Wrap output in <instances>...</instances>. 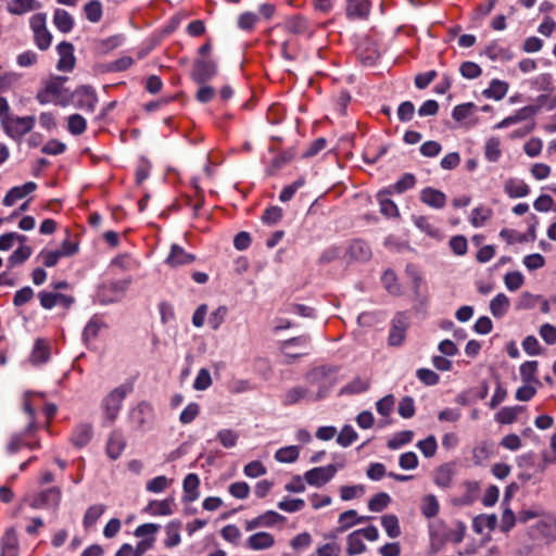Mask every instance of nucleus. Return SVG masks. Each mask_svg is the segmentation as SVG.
Wrapping results in <instances>:
<instances>
[{
	"label": "nucleus",
	"mask_w": 556,
	"mask_h": 556,
	"mask_svg": "<svg viewBox=\"0 0 556 556\" xmlns=\"http://www.w3.org/2000/svg\"><path fill=\"white\" fill-rule=\"evenodd\" d=\"M372 519L371 516H358L355 509H349L340 514L337 527V532H345L355 525L365 522Z\"/></svg>",
	"instance_id": "2eb2a0df"
},
{
	"label": "nucleus",
	"mask_w": 556,
	"mask_h": 556,
	"mask_svg": "<svg viewBox=\"0 0 556 556\" xmlns=\"http://www.w3.org/2000/svg\"><path fill=\"white\" fill-rule=\"evenodd\" d=\"M523 408L519 405L503 407L495 414V420L502 425H510L516 421Z\"/></svg>",
	"instance_id": "473e14b6"
},
{
	"label": "nucleus",
	"mask_w": 556,
	"mask_h": 556,
	"mask_svg": "<svg viewBox=\"0 0 556 556\" xmlns=\"http://www.w3.org/2000/svg\"><path fill=\"white\" fill-rule=\"evenodd\" d=\"M41 7L36 0H12L8 5V11L14 15H23L29 11L37 10Z\"/></svg>",
	"instance_id": "2f4dec72"
},
{
	"label": "nucleus",
	"mask_w": 556,
	"mask_h": 556,
	"mask_svg": "<svg viewBox=\"0 0 556 556\" xmlns=\"http://www.w3.org/2000/svg\"><path fill=\"white\" fill-rule=\"evenodd\" d=\"M37 185L33 181H27L23 186L11 188L2 200L4 206H12L17 200L25 198L27 194L35 191Z\"/></svg>",
	"instance_id": "4468645a"
},
{
	"label": "nucleus",
	"mask_w": 556,
	"mask_h": 556,
	"mask_svg": "<svg viewBox=\"0 0 556 556\" xmlns=\"http://www.w3.org/2000/svg\"><path fill=\"white\" fill-rule=\"evenodd\" d=\"M392 193L390 189L381 190L377 193V199L380 205V212L387 217H397L399 208L396 204L389 198Z\"/></svg>",
	"instance_id": "b1692460"
},
{
	"label": "nucleus",
	"mask_w": 556,
	"mask_h": 556,
	"mask_svg": "<svg viewBox=\"0 0 556 556\" xmlns=\"http://www.w3.org/2000/svg\"><path fill=\"white\" fill-rule=\"evenodd\" d=\"M510 305L509 299L504 293H498L490 302V311L495 318H502Z\"/></svg>",
	"instance_id": "f704fd0d"
},
{
	"label": "nucleus",
	"mask_w": 556,
	"mask_h": 556,
	"mask_svg": "<svg viewBox=\"0 0 556 556\" xmlns=\"http://www.w3.org/2000/svg\"><path fill=\"white\" fill-rule=\"evenodd\" d=\"M104 324L96 317H92L88 324L86 325L83 331V339L85 342H88L92 339H96L99 334L100 329Z\"/></svg>",
	"instance_id": "6e6d98bb"
},
{
	"label": "nucleus",
	"mask_w": 556,
	"mask_h": 556,
	"mask_svg": "<svg viewBox=\"0 0 556 556\" xmlns=\"http://www.w3.org/2000/svg\"><path fill=\"white\" fill-rule=\"evenodd\" d=\"M501 156L500 140L490 138L485 143V157L490 162H496Z\"/></svg>",
	"instance_id": "338daca9"
},
{
	"label": "nucleus",
	"mask_w": 556,
	"mask_h": 556,
	"mask_svg": "<svg viewBox=\"0 0 556 556\" xmlns=\"http://www.w3.org/2000/svg\"><path fill=\"white\" fill-rule=\"evenodd\" d=\"M417 447L420 450L425 457L429 458L434 456L438 448V443L434 435H429L425 440H420L417 443Z\"/></svg>",
	"instance_id": "4d7b16f0"
},
{
	"label": "nucleus",
	"mask_w": 556,
	"mask_h": 556,
	"mask_svg": "<svg viewBox=\"0 0 556 556\" xmlns=\"http://www.w3.org/2000/svg\"><path fill=\"white\" fill-rule=\"evenodd\" d=\"M491 215L492 211L490 208L478 206L471 212L470 223L475 227H480L491 217Z\"/></svg>",
	"instance_id": "052dcab7"
},
{
	"label": "nucleus",
	"mask_w": 556,
	"mask_h": 556,
	"mask_svg": "<svg viewBox=\"0 0 556 556\" xmlns=\"http://www.w3.org/2000/svg\"><path fill=\"white\" fill-rule=\"evenodd\" d=\"M33 250L28 245H21L16 249L8 258V266L13 268L17 265L23 264L31 255Z\"/></svg>",
	"instance_id": "37998d69"
},
{
	"label": "nucleus",
	"mask_w": 556,
	"mask_h": 556,
	"mask_svg": "<svg viewBox=\"0 0 556 556\" xmlns=\"http://www.w3.org/2000/svg\"><path fill=\"white\" fill-rule=\"evenodd\" d=\"M406 328V318L403 314H397L392 320V326L388 338L389 345L400 346L405 339Z\"/></svg>",
	"instance_id": "f8f14e48"
},
{
	"label": "nucleus",
	"mask_w": 556,
	"mask_h": 556,
	"mask_svg": "<svg viewBox=\"0 0 556 556\" xmlns=\"http://www.w3.org/2000/svg\"><path fill=\"white\" fill-rule=\"evenodd\" d=\"M93 430L90 424L76 426L71 435V442L75 447H85L92 439Z\"/></svg>",
	"instance_id": "a211bd4d"
},
{
	"label": "nucleus",
	"mask_w": 556,
	"mask_h": 556,
	"mask_svg": "<svg viewBox=\"0 0 556 556\" xmlns=\"http://www.w3.org/2000/svg\"><path fill=\"white\" fill-rule=\"evenodd\" d=\"M420 200L430 207L440 210L446 204V195L438 189L427 187L420 192Z\"/></svg>",
	"instance_id": "dca6fc26"
},
{
	"label": "nucleus",
	"mask_w": 556,
	"mask_h": 556,
	"mask_svg": "<svg viewBox=\"0 0 556 556\" xmlns=\"http://www.w3.org/2000/svg\"><path fill=\"white\" fill-rule=\"evenodd\" d=\"M54 26L63 34L70 33L74 27L73 16L63 9H55L53 14Z\"/></svg>",
	"instance_id": "c85d7f7f"
},
{
	"label": "nucleus",
	"mask_w": 556,
	"mask_h": 556,
	"mask_svg": "<svg viewBox=\"0 0 556 556\" xmlns=\"http://www.w3.org/2000/svg\"><path fill=\"white\" fill-rule=\"evenodd\" d=\"M299 447L295 445H290L279 448L275 453V459L279 463H294L299 458Z\"/></svg>",
	"instance_id": "a18cd8bd"
},
{
	"label": "nucleus",
	"mask_w": 556,
	"mask_h": 556,
	"mask_svg": "<svg viewBox=\"0 0 556 556\" xmlns=\"http://www.w3.org/2000/svg\"><path fill=\"white\" fill-rule=\"evenodd\" d=\"M370 13L368 0H346V16L350 20H366Z\"/></svg>",
	"instance_id": "f3484780"
},
{
	"label": "nucleus",
	"mask_w": 556,
	"mask_h": 556,
	"mask_svg": "<svg viewBox=\"0 0 556 556\" xmlns=\"http://www.w3.org/2000/svg\"><path fill=\"white\" fill-rule=\"evenodd\" d=\"M35 125V116H16L2 121V127L5 134L12 139L20 140L24 135L28 134Z\"/></svg>",
	"instance_id": "39448f33"
},
{
	"label": "nucleus",
	"mask_w": 556,
	"mask_h": 556,
	"mask_svg": "<svg viewBox=\"0 0 556 556\" xmlns=\"http://www.w3.org/2000/svg\"><path fill=\"white\" fill-rule=\"evenodd\" d=\"M369 380L361 377L354 378L350 383L340 390V395L343 394H358L365 392L369 388Z\"/></svg>",
	"instance_id": "ea45409f"
},
{
	"label": "nucleus",
	"mask_w": 556,
	"mask_h": 556,
	"mask_svg": "<svg viewBox=\"0 0 556 556\" xmlns=\"http://www.w3.org/2000/svg\"><path fill=\"white\" fill-rule=\"evenodd\" d=\"M104 510L105 506L103 504H97L88 507L83 520L84 527L86 529L92 527L104 513Z\"/></svg>",
	"instance_id": "de8ad7c7"
},
{
	"label": "nucleus",
	"mask_w": 556,
	"mask_h": 556,
	"mask_svg": "<svg viewBox=\"0 0 556 556\" xmlns=\"http://www.w3.org/2000/svg\"><path fill=\"white\" fill-rule=\"evenodd\" d=\"M542 518L538 521L533 528V538H542L546 542L556 540V517L553 515H542Z\"/></svg>",
	"instance_id": "0eeeda50"
},
{
	"label": "nucleus",
	"mask_w": 556,
	"mask_h": 556,
	"mask_svg": "<svg viewBox=\"0 0 556 556\" xmlns=\"http://www.w3.org/2000/svg\"><path fill=\"white\" fill-rule=\"evenodd\" d=\"M277 506L283 511L295 513L304 508L305 502L302 498H285L280 501Z\"/></svg>",
	"instance_id": "0e129e2a"
},
{
	"label": "nucleus",
	"mask_w": 556,
	"mask_h": 556,
	"mask_svg": "<svg viewBox=\"0 0 556 556\" xmlns=\"http://www.w3.org/2000/svg\"><path fill=\"white\" fill-rule=\"evenodd\" d=\"M381 525L384 528L387 534L391 539H395L401 535V528L399 519L395 515H384L381 518Z\"/></svg>",
	"instance_id": "c03bdc74"
},
{
	"label": "nucleus",
	"mask_w": 556,
	"mask_h": 556,
	"mask_svg": "<svg viewBox=\"0 0 556 556\" xmlns=\"http://www.w3.org/2000/svg\"><path fill=\"white\" fill-rule=\"evenodd\" d=\"M390 502V495L388 493L380 492L369 500L368 508L370 511L379 513L387 508Z\"/></svg>",
	"instance_id": "8fccbe9b"
},
{
	"label": "nucleus",
	"mask_w": 556,
	"mask_h": 556,
	"mask_svg": "<svg viewBox=\"0 0 556 556\" xmlns=\"http://www.w3.org/2000/svg\"><path fill=\"white\" fill-rule=\"evenodd\" d=\"M64 92H68V90L64 86H60L58 80L50 78L43 81V87L38 90L36 100L40 104H47L60 98Z\"/></svg>",
	"instance_id": "6e6552de"
},
{
	"label": "nucleus",
	"mask_w": 556,
	"mask_h": 556,
	"mask_svg": "<svg viewBox=\"0 0 556 556\" xmlns=\"http://www.w3.org/2000/svg\"><path fill=\"white\" fill-rule=\"evenodd\" d=\"M174 497H167L163 501H151L144 508L146 513L153 516H169L173 514L172 506L174 504Z\"/></svg>",
	"instance_id": "a878e982"
},
{
	"label": "nucleus",
	"mask_w": 556,
	"mask_h": 556,
	"mask_svg": "<svg viewBox=\"0 0 556 556\" xmlns=\"http://www.w3.org/2000/svg\"><path fill=\"white\" fill-rule=\"evenodd\" d=\"M348 254L355 261L366 262L371 257V249L366 241L356 239L349 245Z\"/></svg>",
	"instance_id": "4be33fe9"
},
{
	"label": "nucleus",
	"mask_w": 556,
	"mask_h": 556,
	"mask_svg": "<svg viewBox=\"0 0 556 556\" xmlns=\"http://www.w3.org/2000/svg\"><path fill=\"white\" fill-rule=\"evenodd\" d=\"M200 479L195 473H189L184 479V501L187 503L193 502L199 497Z\"/></svg>",
	"instance_id": "cd10ccee"
},
{
	"label": "nucleus",
	"mask_w": 556,
	"mask_h": 556,
	"mask_svg": "<svg viewBox=\"0 0 556 556\" xmlns=\"http://www.w3.org/2000/svg\"><path fill=\"white\" fill-rule=\"evenodd\" d=\"M228 308L224 305L218 306L208 317V325L213 330H218L225 321Z\"/></svg>",
	"instance_id": "13d9d810"
},
{
	"label": "nucleus",
	"mask_w": 556,
	"mask_h": 556,
	"mask_svg": "<svg viewBox=\"0 0 556 556\" xmlns=\"http://www.w3.org/2000/svg\"><path fill=\"white\" fill-rule=\"evenodd\" d=\"M212 384L211 374L206 368H201L194 379L193 388L198 391L206 390Z\"/></svg>",
	"instance_id": "69168bd1"
},
{
	"label": "nucleus",
	"mask_w": 556,
	"mask_h": 556,
	"mask_svg": "<svg viewBox=\"0 0 556 556\" xmlns=\"http://www.w3.org/2000/svg\"><path fill=\"white\" fill-rule=\"evenodd\" d=\"M125 447L126 439L123 432L118 429L113 430L106 442V455L112 460H116L119 458Z\"/></svg>",
	"instance_id": "ddd939ff"
},
{
	"label": "nucleus",
	"mask_w": 556,
	"mask_h": 556,
	"mask_svg": "<svg viewBox=\"0 0 556 556\" xmlns=\"http://www.w3.org/2000/svg\"><path fill=\"white\" fill-rule=\"evenodd\" d=\"M72 98H77V108L93 112L98 103V97L91 86H80L71 92Z\"/></svg>",
	"instance_id": "1a4fd4ad"
},
{
	"label": "nucleus",
	"mask_w": 556,
	"mask_h": 556,
	"mask_svg": "<svg viewBox=\"0 0 556 556\" xmlns=\"http://www.w3.org/2000/svg\"><path fill=\"white\" fill-rule=\"evenodd\" d=\"M459 72L463 77L467 79H475L479 77L482 73L481 67L471 61L463 62L459 66Z\"/></svg>",
	"instance_id": "bf43d9fd"
},
{
	"label": "nucleus",
	"mask_w": 556,
	"mask_h": 556,
	"mask_svg": "<svg viewBox=\"0 0 556 556\" xmlns=\"http://www.w3.org/2000/svg\"><path fill=\"white\" fill-rule=\"evenodd\" d=\"M0 556H18V540L14 528H9L1 539Z\"/></svg>",
	"instance_id": "aec40b11"
},
{
	"label": "nucleus",
	"mask_w": 556,
	"mask_h": 556,
	"mask_svg": "<svg viewBox=\"0 0 556 556\" xmlns=\"http://www.w3.org/2000/svg\"><path fill=\"white\" fill-rule=\"evenodd\" d=\"M535 224L536 222L531 225L528 229V233H521L513 229L504 228L500 232V237L507 241V243L511 244L515 242H527V241H534L536 238L535 233Z\"/></svg>",
	"instance_id": "6ab92c4d"
},
{
	"label": "nucleus",
	"mask_w": 556,
	"mask_h": 556,
	"mask_svg": "<svg viewBox=\"0 0 556 556\" xmlns=\"http://www.w3.org/2000/svg\"><path fill=\"white\" fill-rule=\"evenodd\" d=\"M247 544L254 551L267 549L275 544V539L268 532H257L248 539Z\"/></svg>",
	"instance_id": "bb28decb"
},
{
	"label": "nucleus",
	"mask_w": 556,
	"mask_h": 556,
	"mask_svg": "<svg viewBox=\"0 0 556 556\" xmlns=\"http://www.w3.org/2000/svg\"><path fill=\"white\" fill-rule=\"evenodd\" d=\"M84 13L89 22H100L103 15L102 3L99 0H90L84 5Z\"/></svg>",
	"instance_id": "4c0bfd02"
},
{
	"label": "nucleus",
	"mask_w": 556,
	"mask_h": 556,
	"mask_svg": "<svg viewBox=\"0 0 556 556\" xmlns=\"http://www.w3.org/2000/svg\"><path fill=\"white\" fill-rule=\"evenodd\" d=\"M504 281L509 291H516L523 285L525 278L520 271H509L505 275Z\"/></svg>",
	"instance_id": "680f3d73"
},
{
	"label": "nucleus",
	"mask_w": 556,
	"mask_h": 556,
	"mask_svg": "<svg viewBox=\"0 0 556 556\" xmlns=\"http://www.w3.org/2000/svg\"><path fill=\"white\" fill-rule=\"evenodd\" d=\"M497 526V517L495 514L491 515H479L472 520V529L476 533L481 534L484 528L494 530Z\"/></svg>",
	"instance_id": "72a5a7b5"
},
{
	"label": "nucleus",
	"mask_w": 556,
	"mask_h": 556,
	"mask_svg": "<svg viewBox=\"0 0 556 556\" xmlns=\"http://www.w3.org/2000/svg\"><path fill=\"white\" fill-rule=\"evenodd\" d=\"M455 475L454 465L445 463L441 465L434 472V483L440 488H450Z\"/></svg>",
	"instance_id": "393cba45"
},
{
	"label": "nucleus",
	"mask_w": 556,
	"mask_h": 556,
	"mask_svg": "<svg viewBox=\"0 0 556 556\" xmlns=\"http://www.w3.org/2000/svg\"><path fill=\"white\" fill-rule=\"evenodd\" d=\"M383 287L386 290L392 295H400L402 293L401 285L397 281V277L395 273L391 269H388L383 273L381 278Z\"/></svg>",
	"instance_id": "a19ab883"
},
{
	"label": "nucleus",
	"mask_w": 556,
	"mask_h": 556,
	"mask_svg": "<svg viewBox=\"0 0 556 556\" xmlns=\"http://www.w3.org/2000/svg\"><path fill=\"white\" fill-rule=\"evenodd\" d=\"M416 376L426 386H435L439 383L440 380L439 375L435 371L428 368H419L416 371Z\"/></svg>",
	"instance_id": "774afa93"
},
{
	"label": "nucleus",
	"mask_w": 556,
	"mask_h": 556,
	"mask_svg": "<svg viewBox=\"0 0 556 556\" xmlns=\"http://www.w3.org/2000/svg\"><path fill=\"white\" fill-rule=\"evenodd\" d=\"M366 551V545L362 540L361 531L355 530L348 535V548L346 553L352 555L362 554Z\"/></svg>",
	"instance_id": "e433bc0d"
},
{
	"label": "nucleus",
	"mask_w": 556,
	"mask_h": 556,
	"mask_svg": "<svg viewBox=\"0 0 556 556\" xmlns=\"http://www.w3.org/2000/svg\"><path fill=\"white\" fill-rule=\"evenodd\" d=\"M416 185V177L413 174L406 173L393 186L389 187L392 192L403 193Z\"/></svg>",
	"instance_id": "603ef678"
},
{
	"label": "nucleus",
	"mask_w": 556,
	"mask_h": 556,
	"mask_svg": "<svg viewBox=\"0 0 556 556\" xmlns=\"http://www.w3.org/2000/svg\"><path fill=\"white\" fill-rule=\"evenodd\" d=\"M127 393L128 389L125 386H118L103 399L104 425H112L115 421Z\"/></svg>",
	"instance_id": "f03ea898"
},
{
	"label": "nucleus",
	"mask_w": 556,
	"mask_h": 556,
	"mask_svg": "<svg viewBox=\"0 0 556 556\" xmlns=\"http://www.w3.org/2000/svg\"><path fill=\"white\" fill-rule=\"evenodd\" d=\"M508 90V85L505 81L493 79L490 84V87L483 91V94L486 98H492L494 100H502Z\"/></svg>",
	"instance_id": "58836bf2"
},
{
	"label": "nucleus",
	"mask_w": 556,
	"mask_h": 556,
	"mask_svg": "<svg viewBox=\"0 0 556 556\" xmlns=\"http://www.w3.org/2000/svg\"><path fill=\"white\" fill-rule=\"evenodd\" d=\"M61 502V491L59 488H50L39 493L31 504L35 508H56Z\"/></svg>",
	"instance_id": "9b49d317"
},
{
	"label": "nucleus",
	"mask_w": 556,
	"mask_h": 556,
	"mask_svg": "<svg viewBox=\"0 0 556 556\" xmlns=\"http://www.w3.org/2000/svg\"><path fill=\"white\" fill-rule=\"evenodd\" d=\"M128 419L134 430L147 431L153 424V407L147 402H140L136 407L130 409Z\"/></svg>",
	"instance_id": "7ed1b4c3"
},
{
	"label": "nucleus",
	"mask_w": 556,
	"mask_h": 556,
	"mask_svg": "<svg viewBox=\"0 0 556 556\" xmlns=\"http://www.w3.org/2000/svg\"><path fill=\"white\" fill-rule=\"evenodd\" d=\"M439 502L432 494L426 495L422 500L421 513L427 518H433L439 513Z\"/></svg>",
	"instance_id": "09e8293b"
},
{
	"label": "nucleus",
	"mask_w": 556,
	"mask_h": 556,
	"mask_svg": "<svg viewBox=\"0 0 556 556\" xmlns=\"http://www.w3.org/2000/svg\"><path fill=\"white\" fill-rule=\"evenodd\" d=\"M86 127H87V123L83 115L75 113V114H72L68 116L67 129L72 135H74V136L81 135L86 130Z\"/></svg>",
	"instance_id": "49530a36"
},
{
	"label": "nucleus",
	"mask_w": 556,
	"mask_h": 556,
	"mask_svg": "<svg viewBox=\"0 0 556 556\" xmlns=\"http://www.w3.org/2000/svg\"><path fill=\"white\" fill-rule=\"evenodd\" d=\"M286 28L295 35L303 34L307 29V21L299 15L292 16L286 22Z\"/></svg>",
	"instance_id": "5fc2aeb1"
},
{
	"label": "nucleus",
	"mask_w": 556,
	"mask_h": 556,
	"mask_svg": "<svg viewBox=\"0 0 556 556\" xmlns=\"http://www.w3.org/2000/svg\"><path fill=\"white\" fill-rule=\"evenodd\" d=\"M413 437H414V432L410 430L400 431V432L395 433L394 437L388 441L387 445L390 450H397L401 446L412 442Z\"/></svg>",
	"instance_id": "3c124183"
},
{
	"label": "nucleus",
	"mask_w": 556,
	"mask_h": 556,
	"mask_svg": "<svg viewBox=\"0 0 556 556\" xmlns=\"http://www.w3.org/2000/svg\"><path fill=\"white\" fill-rule=\"evenodd\" d=\"M217 74V64L210 58H198L193 62L190 76L193 81L204 85Z\"/></svg>",
	"instance_id": "20e7f679"
},
{
	"label": "nucleus",
	"mask_w": 556,
	"mask_h": 556,
	"mask_svg": "<svg viewBox=\"0 0 556 556\" xmlns=\"http://www.w3.org/2000/svg\"><path fill=\"white\" fill-rule=\"evenodd\" d=\"M484 54L492 61H508L511 59V53L508 50L502 48L497 42L490 43L485 48Z\"/></svg>",
	"instance_id": "79ce46f5"
},
{
	"label": "nucleus",
	"mask_w": 556,
	"mask_h": 556,
	"mask_svg": "<svg viewBox=\"0 0 556 556\" xmlns=\"http://www.w3.org/2000/svg\"><path fill=\"white\" fill-rule=\"evenodd\" d=\"M338 471V466L328 465L325 467H315L305 472L304 478L309 485L323 486L329 482Z\"/></svg>",
	"instance_id": "423d86ee"
},
{
	"label": "nucleus",
	"mask_w": 556,
	"mask_h": 556,
	"mask_svg": "<svg viewBox=\"0 0 556 556\" xmlns=\"http://www.w3.org/2000/svg\"><path fill=\"white\" fill-rule=\"evenodd\" d=\"M195 256L187 253L180 245L173 244L170 247V253L166 258V263L173 267L187 265L194 262Z\"/></svg>",
	"instance_id": "412c9836"
},
{
	"label": "nucleus",
	"mask_w": 556,
	"mask_h": 556,
	"mask_svg": "<svg viewBox=\"0 0 556 556\" xmlns=\"http://www.w3.org/2000/svg\"><path fill=\"white\" fill-rule=\"evenodd\" d=\"M60 56L56 68L61 72H71L75 66L74 46L68 41H62L56 47Z\"/></svg>",
	"instance_id": "9d476101"
},
{
	"label": "nucleus",
	"mask_w": 556,
	"mask_h": 556,
	"mask_svg": "<svg viewBox=\"0 0 556 556\" xmlns=\"http://www.w3.org/2000/svg\"><path fill=\"white\" fill-rule=\"evenodd\" d=\"M338 371V368L334 366H319L314 369H312L307 374V380L309 383H318V392L316 394L315 400H321L325 399L331 388L333 387L336 379H329L330 376L336 375Z\"/></svg>",
	"instance_id": "f257e3e1"
},
{
	"label": "nucleus",
	"mask_w": 556,
	"mask_h": 556,
	"mask_svg": "<svg viewBox=\"0 0 556 556\" xmlns=\"http://www.w3.org/2000/svg\"><path fill=\"white\" fill-rule=\"evenodd\" d=\"M399 415L403 418H412L415 415V402L412 396H404L397 407Z\"/></svg>",
	"instance_id": "e2e57ef3"
},
{
	"label": "nucleus",
	"mask_w": 556,
	"mask_h": 556,
	"mask_svg": "<svg viewBox=\"0 0 556 556\" xmlns=\"http://www.w3.org/2000/svg\"><path fill=\"white\" fill-rule=\"evenodd\" d=\"M180 529H181V521L179 520H173L167 523L165 530H166V540L164 541L165 546L167 547H174L177 546L181 539H180Z\"/></svg>",
	"instance_id": "c9c22d12"
},
{
	"label": "nucleus",
	"mask_w": 556,
	"mask_h": 556,
	"mask_svg": "<svg viewBox=\"0 0 556 556\" xmlns=\"http://www.w3.org/2000/svg\"><path fill=\"white\" fill-rule=\"evenodd\" d=\"M538 366L539 364L536 361H527L520 365L519 371L523 383H534L536 386L541 384L540 380L536 377Z\"/></svg>",
	"instance_id": "c756f323"
},
{
	"label": "nucleus",
	"mask_w": 556,
	"mask_h": 556,
	"mask_svg": "<svg viewBox=\"0 0 556 556\" xmlns=\"http://www.w3.org/2000/svg\"><path fill=\"white\" fill-rule=\"evenodd\" d=\"M50 359V345L43 339H37L34 343L29 361L33 365L45 364Z\"/></svg>",
	"instance_id": "5701e85b"
},
{
	"label": "nucleus",
	"mask_w": 556,
	"mask_h": 556,
	"mask_svg": "<svg viewBox=\"0 0 556 556\" xmlns=\"http://www.w3.org/2000/svg\"><path fill=\"white\" fill-rule=\"evenodd\" d=\"M358 438L357 432L352 426L345 425L339 435L337 437V443L342 447L350 446Z\"/></svg>",
	"instance_id": "864d4df0"
},
{
	"label": "nucleus",
	"mask_w": 556,
	"mask_h": 556,
	"mask_svg": "<svg viewBox=\"0 0 556 556\" xmlns=\"http://www.w3.org/2000/svg\"><path fill=\"white\" fill-rule=\"evenodd\" d=\"M504 189L509 198H523L530 192V188L525 181L514 178L505 182Z\"/></svg>",
	"instance_id": "7c9ffc66"
}]
</instances>
